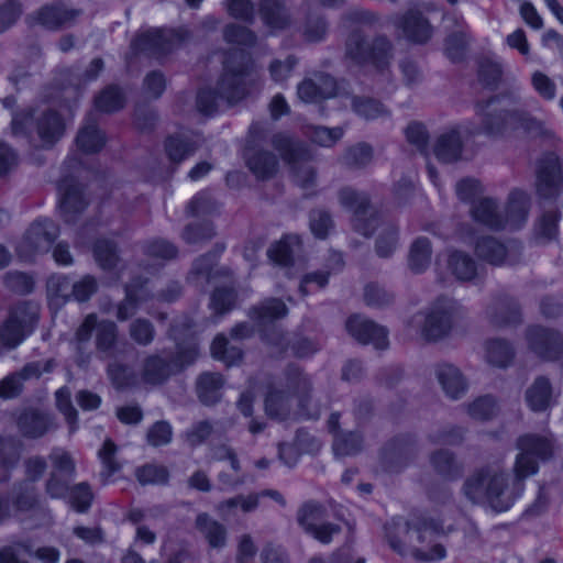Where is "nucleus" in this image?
<instances>
[{
    "mask_svg": "<svg viewBox=\"0 0 563 563\" xmlns=\"http://www.w3.org/2000/svg\"><path fill=\"white\" fill-rule=\"evenodd\" d=\"M510 482L506 467L496 461L471 473L463 483L462 493L474 505L486 506L497 514L505 512L512 507L521 490Z\"/></svg>",
    "mask_w": 563,
    "mask_h": 563,
    "instance_id": "obj_1",
    "label": "nucleus"
},
{
    "mask_svg": "<svg viewBox=\"0 0 563 563\" xmlns=\"http://www.w3.org/2000/svg\"><path fill=\"white\" fill-rule=\"evenodd\" d=\"M257 74L251 56L244 51H234L227 58L216 90L202 89L197 95V108L201 113L217 111L219 100L234 104L244 99L256 82Z\"/></svg>",
    "mask_w": 563,
    "mask_h": 563,
    "instance_id": "obj_2",
    "label": "nucleus"
},
{
    "mask_svg": "<svg viewBox=\"0 0 563 563\" xmlns=\"http://www.w3.org/2000/svg\"><path fill=\"white\" fill-rule=\"evenodd\" d=\"M393 58V42L384 34L367 38L361 29H355L345 38L344 59L354 66L384 71Z\"/></svg>",
    "mask_w": 563,
    "mask_h": 563,
    "instance_id": "obj_3",
    "label": "nucleus"
},
{
    "mask_svg": "<svg viewBox=\"0 0 563 563\" xmlns=\"http://www.w3.org/2000/svg\"><path fill=\"white\" fill-rule=\"evenodd\" d=\"M198 357V346L195 342L186 345L177 343L175 353L152 354L144 358L141 377L150 385H161L172 375L181 372L185 367L195 363Z\"/></svg>",
    "mask_w": 563,
    "mask_h": 563,
    "instance_id": "obj_4",
    "label": "nucleus"
},
{
    "mask_svg": "<svg viewBox=\"0 0 563 563\" xmlns=\"http://www.w3.org/2000/svg\"><path fill=\"white\" fill-rule=\"evenodd\" d=\"M11 129L14 135L22 136H31L34 129L41 145L51 147L64 135L65 123L54 110H45L34 117L33 111L27 109L13 114Z\"/></svg>",
    "mask_w": 563,
    "mask_h": 563,
    "instance_id": "obj_5",
    "label": "nucleus"
},
{
    "mask_svg": "<svg viewBox=\"0 0 563 563\" xmlns=\"http://www.w3.org/2000/svg\"><path fill=\"white\" fill-rule=\"evenodd\" d=\"M273 147L290 166L295 181L302 188H310L316 183L317 172L311 165V152L299 141L286 133H276L272 137Z\"/></svg>",
    "mask_w": 563,
    "mask_h": 563,
    "instance_id": "obj_6",
    "label": "nucleus"
},
{
    "mask_svg": "<svg viewBox=\"0 0 563 563\" xmlns=\"http://www.w3.org/2000/svg\"><path fill=\"white\" fill-rule=\"evenodd\" d=\"M385 531L390 548L401 555L409 552L415 559L423 562L442 560L446 555V550L441 543H433L430 549L416 544L413 520H393L385 526Z\"/></svg>",
    "mask_w": 563,
    "mask_h": 563,
    "instance_id": "obj_7",
    "label": "nucleus"
},
{
    "mask_svg": "<svg viewBox=\"0 0 563 563\" xmlns=\"http://www.w3.org/2000/svg\"><path fill=\"white\" fill-rule=\"evenodd\" d=\"M519 454L516 457L514 472L517 482L538 472L539 462L548 461L553 455V440L549 437L528 433L519 437L516 443Z\"/></svg>",
    "mask_w": 563,
    "mask_h": 563,
    "instance_id": "obj_8",
    "label": "nucleus"
},
{
    "mask_svg": "<svg viewBox=\"0 0 563 563\" xmlns=\"http://www.w3.org/2000/svg\"><path fill=\"white\" fill-rule=\"evenodd\" d=\"M465 309L452 298H439L424 316L421 328L422 336L437 341L449 334L455 321L462 319Z\"/></svg>",
    "mask_w": 563,
    "mask_h": 563,
    "instance_id": "obj_9",
    "label": "nucleus"
},
{
    "mask_svg": "<svg viewBox=\"0 0 563 563\" xmlns=\"http://www.w3.org/2000/svg\"><path fill=\"white\" fill-rule=\"evenodd\" d=\"M534 188L540 203L554 202L563 192V170L555 153L547 152L538 159Z\"/></svg>",
    "mask_w": 563,
    "mask_h": 563,
    "instance_id": "obj_10",
    "label": "nucleus"
},
{
    "mask_svg": "<svg viewBox=\"0 0 563 563\" xmlns=\"http://www.w3.org/2000/svg\"><path fill=\"white\" fill-rule=\"evenodd\" d=\"M339 200L343 207L353 211V229L366 238L371 236L380 219L371 206L367 194L344 187L339 191Z\"/></svg>",
    "mask_w": 563,
    "mask_h": 563,
    "instance_id": "obj_11",
    "label": "nucleus"
},
{
    "mask_svg": "<svg viewBox=\"0 0 563 563\" xmlns=\"http://www.w3.org/2000/svg\"><path fill=\"white\" fill-rule=\"evenodd\" d=\"M501 100L499 96H494L487 100L477 101L475 103V112L481 122L477 125L471 122L465 123L463 125L464 134L467 136L478 134L489 136L501 135L507 130L506 109L495 107Z\"/></svg>",
    "mask_w": 563,
    "mask_h": 563,
    "instance_id": "obj_12",
    "label": "nucleus"
},
{
    "mask_svg": "<svg viewBox=\"0 0 563 563\" xmlns=\"http://www.w3.org/2000/svg\"><path fill=\"white\" fill-rule=\"evenodd\" d=\"M223 251L224 244L217 243L212 251L197 257L187 275V282L205 290L211 284L229 279L232 275L231 269L217 265L218 257Z\"/></svg>",
    "mask_w": 563,
    "mask_h": 563,
    "instance_id": "obj_13",
    "label": "nucleus"
},
{
    "mask_svg": "<svg viewBox=\"0 0 563 563\" xmlns=\"http://www.w3.org/2000/svg\"><path fill=\"white\" fill-rule=\"evenodd\" d=\"M487 322L497 329L515 328L523 322L521 306L507 292L493 295L485 308Z\"/></svg>",
    "mask_w": 563,
    "mask_h": 563,
    "instance_id": "obj_14",
    "label": "nucleus"
},
{
    "mask_svg": "<svg viewBox=\"0 0 563 563\" xmlns=\"http://www.w3.org/2000/svg\"><path fill=\"white\" fill-rule=\"evenodd\" d=\"M418 452L417 441L413 437L409 434L397 435L382 449V466L390 473L400 472L416 460Z\"/></svg>",
    "mask_w": 563,
    "mask_h": 563,
    "instance_id": "obj_15",
    "label": "nucleus"
},
{
    "mask_svg": "<svg viewBox=\"0 0 563 563\" xmlns=\"http://www.w3.org/2000/svg\"><path fill=\"white\" fill-rule=\"evenodd\" d=\"M474 252L479 260L493 266L516 265L521 257V246L519 244L512 242L506 245L490 235L478 238L475 242Z\"/></svg>",
    "mask_w": 563,
    "mask_h": 563,
    "instance_id": "obj_16",
    "label": "nucleus"
},
{
    "mask_svg": "<svg viewBox=\"0 0 563 563\" xmlns=\"http://www.w3.org/2000/svg\"><path fill=\"white\" fill-rule=\"evenodd\" d=\"M285 387L288 395L294 396L298 400V407L301 415L308 418H318L319 410L311 408L312 384L310 378L302 372L300 367L290 364L284 372Z\"/></svg>",
    "mask_w": 563,
    "mask_h": 563,
    "instance_id": "obj_17",
    "label": "nucleus"
},
{
    "mask_svg": "<svg viewBox=\"0 0 563 563\" xmlns=\"http://www.w3.org/2000/svg\"><path fill=\"white\" fill-rule=\"evenodd\" d=\"M526 338L530 350L544 361H556L563 355V339L555 330L532 325Z\"/></svg>",
    "mask_w": 563,
    "mask_h": 563,
    "instance_id": "obj_18",
    "label": "nucleus"
},
{
    "mask_svg": "<svg viewBox=\"0 0 563 563\" xmlns=\"http://www.w3.org/2000/svg\"><path fill=\"white\" fill-rule=\"evenodd\" d=\"M345 327L347 332L360 343L373 344L380 350L388 346L386 328L369 319L355 314L347 319Z\"/></svg>",
    "mask_w": 563,
    "mask_h": 563,
    "instance_id": "obj_19",
    "label": "nucleus"
},
{
    "mask_svg": "<svg viewBox=\"0 0 563 563\" xmlns=\"http://www.w3.org/2000/svg\"><path fill=\"white\" fill-rule=\"evenodd\" d=\"M559 395L550 378L539 375L526 389L525 401L532 412L542 413L558 404Z\"/></svg>",
    "mask_w": 563,
    "mask_h": 563,
    "instance_id": "obj_20",
    "label": "nucleus"
},
{
    "mask_svg": "<svg viewBox=\"0 0 563 563\" xmlns=\"http://www.w3.org/2000/svg\"><path fill=\"white\" fill-rule=\"evenodd\" d=\"M16 426L20 433L30 439L42 438L56 429L53 417L35 408H26L21 411L16 419Z\"/></svg>",
    "mask_w": 563,
    "mask_h": 563,
    "instance_id": "obj_21",
    "label": "nucleus"
},
{
    "mask_svg": "<svg viewBox=\"0 0 563 563\" xmlns=\"http://www.w3.org/2000/svg\"><path fill=\"white\" fill-rule=\"evenodd\" d=\"M58 233L59 229L54 221L49 219L35 221L26 231L21 247H25L29 252H46Z\"/></svg>",
    "mask_w": 563,
    "mask_h": 563,
    "instance_id": "obj_22",
    "label": "nucleus"
},
{
    "mask_svg": "<svg viewBox=\"0 0 563 563\" xmlns=\"http://www.w3.org/2000/svg\"><path fill=\"white\" fill-rule=\"evenodd\" d=\"M81 10L67 8L64 3L46 4L35 13V20L47 30L56 31L71 26Z\"/></svg>",
    "mask_w": 563,
    "mask_h": 563,
    "instance_id": "obj_23",
    "label": "nucleus"
},
{
    "mask_svg": "<svg viewBox=\"0 0 563 563\" xmlns=\"http://www.w3.org/2000/svg\"><path fill=\"white\" fill-rule=\"evenodd\" d=\"M131 47L135 52L145 53L152 56H163L174 47L173 33L166 30H151L137 35Z\"/></svg>",
    "mask_w": 563,
    "mask_h": 563,
    "instance_id": "obj_24",
    "label": "nucleus"
},
{
    "mask_svg": "<svg viewBox=\"0 0 563 563\" xmlns=\"http://www.w3.org/2000/svg\"><path fill=\"white\" fill-rule=\"evenodd\" d=\"M471 216L476 222L492 231H501L507 225V220L500 211L498 202L493 198L485 197L473 201Z\"/></svg>",
    "mask_w": 563,
    "mask_h": 563,
    "instance_id": "obj_25",
    "label": "nucleus"
},
{
    "mask_svg": "<svg viewBox=\"0 0 563 563\" xmlns=\"http://www.w3.org/2000/svg\"><path fill=\"white\" fill-rule=\"evenodd\" d=\"M225 379L218 372L201 373L195 384V389L199 401L208 407L214 406L222 399V390Z\"/></svg>",
    "mask_w": 563,
    "mask_h": 563,
    "instance_id": "obj_26",
    "label": "nucleus"
},
{
    "mask_svg": "<svg viewBox=\"0 0 563 563\" xmlns=\"http://www.w3.org/2000/svg\"><path fill=\"white\" fill-rule=\"evenodd\" d=\"M462 132L464 133L463 125L454 126L438 137L434 145V154L439 161L453 163L460 159L463 151Z\"/></svg>",
    "mask_w": 563,
    "mask_h": 563,
    "instance_id": "obj_27",
    "label": "nucleus"
},
{
    "mask_svg": "<svg viewBox=\"0 0 563 563\" xmlns=\"http://www.w3.org/2000/svg\"><path fill=\"white\" fill-rule=\"evenodd\" d=\"M58 189L62 194L60 212L66 222H74L87 206L82 191L78 185L67 181H63Z\"/></svg>",
    "mask_w": 563,
    "mask_h": 563,
    "instance_id": "obj_28",
    "label": "nucleus"
},
{
    "mask_svg": "<svg viewBox=\"0 0 563 563\" xmlns=\"http://www.w3.org/2000/svg\"><path fill=\"white\" fill-rule=\"evenodd\" d=\"M405 36L415 43L423 44L432 35V26L420 11L409 10L402 16L400 24Z\"/></svg>",
    "mask_w": 563,
    "mask_h": 563,
    "instance_id": "obj_29",
    "label": "nucleus"
},
{
    "mask_svg": "<svg viewBox=\"0 0 563 563\" xmlns=\"http://www.w3.org/2000/svg\"><path fill=\"white\" fill-rule=\"evenodd\" d=\"M245 159L246 166L258 180L271 179L278 170V159L272 152H245Z\"/></svg>",
    "mask_w": 563,
    "mask_h": 563,
    "instance_id": "obj_30",
    "label": "nucleus"
},
{
    "mask_svg": "<svg viewBox=\"0 0 563 563\" xmlns=\"http://www.w3.org/2000/svg\"><path fill=\"white\" fill-rule=\"evenodd\" d=\"M143 285L139 279H134L125 285V297L117 306L115 317L119 321H126L132 318L140 307V303L146 301L150 296L143 291Z\"/></svg>",
    "mask_w": 563,
    "mask_h": 563,
    "instance_id": "obj_31",
    "label": "nucleus"
},
{
    "mask_svg": "<svg viewBox=\"0 0 563 563\" xmlns=\"http://www.w3.org/2000/svg\"><path fill=\"white\" fill-rule=\"evenodd\" d=\"M264 410L271 419L286 420L291 411V398L284 389L271 385L265 395Z\"/></svg>",
    "mask_w": 563,
    "mask_h": 563,
    "instance_id": "obj_32",
    "label": "nucleus"
},
{
    "mask_svg": "<svg viewBox=\"0 0 563 563\" xmlns=\"http://www.w3.org/2000/svg\"><path fill=\"white\" fill-rule=\"evenodd\" d=\"M437 377L444 393L451 399L461 398L466 389L467 383L460 369L451 364H441L437 368Z\"/></svg>",
    "mask_w": 563,
    "mask_h": 563,
    "instance_id": "obj_33",
    "label": "nucleus"
},
{
    "mask_svg": "<svg viewBox=\"0 0 563 563\" xmlns=\"http://www.w3.org/2000/svg\"><path fill=\"white\" fill-rule=\"evenodd\" d=\"M432 244L426 236L416 238L409 246L407 265L413 274H421L428 269L432 258Z\"/></svg>",
    "mask_w": 563,
    "mask_h": 563,
    "instance_id": "obj_34",
    "label": "nucleus"
},
{
    "mask_svg": "<svg viewBox=\"0 0 563 563\" xmlns=\"http://www.w3.org/2000/svg\"><path fill=\"white\" fill-rule=\"evenodd\" d=\"M430 464L434 472L445 479L454 481L462 476L463 465L460 463L454 453L440 449L430 455Z\"/></svg>",
    "mask_w": 563,
    "mask_h": 563,
    "instance_id": "obj_35",
    "label": "nucleus"
},
{
    "mask_svg": "<svg viewBox=\"0 0 563 563\" xmlns=\"http://www.w3.org/2000/svg\"><path fill=\"white\" fill-rule=\"evenodd\" d=\"M196 529L205 537L211 548H223L227 543V529L207 512H201L195 520Z\"/></svg>",
    "mask_w": 563,
    "mask_h": 563,
    "instance_id": "obj_36",
    "label": "nucleus"
},
{
    "mask_svg": "<svg viewBox=\"0 0 563 563\" xmlns=\"http://www.w3.org/2000/svg\"><path fill=\"white\" fill-rule=\"evenodd\" d=\"M288 308L284 301L278 298H268L260 305L250 309L249 316L255 320L260 325H265L277 319L286 317Z\"/></svg>",
    "mask_w": 563,
    "mask_h": 563,
    "instance_id": "obj_37",
    "label": "nucleus"
},
{
    "mask_svg": "<svg viewBox=\"0 0 563 563\" xmlns=\"http://www.w3.org/2000/svg\"><path fill=\"white\" fill-rule=\"evenodd\" d=\"M38 506L36 485L30 481H19L12 487V507L18 512H29Z\"/></svg>",
    "mask_w": 563,
    "mask_h": 563,
    "instance_id": "obj_38",
    "label": "nucleus"
},
{
    "mask_svg": "<svg viewBox=\"0 0 563 563\" xmlns=\"http://www.w3.org/2000/svg\"><path fill=\"white\" fill-rule=\"evenodd\" d=\"M529 213V197L527 192L515 189L509 194L506 207L507 224L512 228H520L527 220Z\"/></svg>",
    "mask_w": 563,
    "mask_h": 563,
    "instance_id": "obj_39",
    "label": "nucleus"
},
{
    "mask_svg": "<svg viewBox=\"0 0 563 563\" xmlns=\"http://www.w3.org/2000/svg\"><path fill=\"white\" fill-rule=\"evenodd\" d=\"M448 267L461 282H471L478 276L477 263L471 255L462 251H454L450 254Z\"/></svg>",
    "mask_w": 563,
    "mask_h": 563,
    "instance_id": "obj_40",
    "label": "nucleus"
},
{
    "mask_svg": "<svg viewBox=\"0 0 563 563\" xmlns=\"http://www.w3.org/2000/svg\"><path fill=\"white\" fill-rule=\"evenodd\" d=\"M118 340V327L113 321H98L96 331V350L101 358L111 357Z\"/></svg>",
    "mask_w": 563,
    "mask_h": 563,
    "instance_id": "obj_41",
    "label": "nucleus"
},
{
    "mask_svg": "<svg viewBox=\"0 0 563 563\" xmlns=\"http://www.w3.org/2000/svg\"><path fill=\"white\" fill-rule=\"evenodd\" d=\"M104 135L98 129L97 123L91 118H88L76 137L78 148L87 154L97 153L104 146Z\"/></svg>",
    "mask_w": 563,
    "mask_h": 563,
    "instance_id": "obj_42",
    "label": "nucleus"
},
{
    "mask_svg": "<svg viewBox=\"0 0 563 563\" xmlns=\"http://www.w3.org/2000/svg\"><path fill=\"white\" fill-rule=\"evenodd\" d=\"M260 13L263 21L273 29H285L290 23L288 11L280 0H262Z\"/></svg>",
    "mask_w": 563,
    "mask_h": 563,
    "instance_id": "obj_43",
    "label": "nucleus"
},
{
    "mask_svg": "<svg viewBox=\"0 0 563 563\" xmlns=\"http://www.w3.org/2000/svg\"><path fill=\"white\" fill-rule=\"evenodd\" d=\"M98 320L93 313L88 314L82 323L78 327L75 333V347L79 354L78 364L87 363L89 360V352L87 347L92 336L93 330L97 331Z\"/></svg>",
    "mask_w": 563,
    "mask_h": 563,
    "instance_id": "obj_44",
    "label": "nucleus"
},
{
    "mask_svg": "<svg viewBox=\"0 0 563 563\" xmlns=\"http://www.w3.org/2000/svg\"><path fill=\"white\" fill-rule=\"evenodd\" d=\"M485 350L487 362L497 367H507L515 355L511 344L503 339L488 340Z\"/></svg>",
    "mask_w": 563,
    "mask_h": 563,
    "instance_id": "obj_45",
    "label": "nucleus"
},
{
    "mask_svg": "<svg viewBox=\"0 0 563 563\" xmlns=\"http://www.w3.org/2000/svg\"><path fill=\"white\" fill-rule=\"evenodd\" d=\"M93 257L103 271L114 269L120 262L117 243L108 239L97 240L93 245Z\"/></svg>",
    "mask_w": 563,
    "mask_h": 563,
    "instance_id": "obj_46",
    "label": "nucleus"
},
{
    "mask_svg": "<svg viewBox=\"0 0 563 563\" xmlns=\"http://www.w3.org/2000/svg\"><path fill=\"white\" fill-rule=\"evenodd\" d=\"M325 515L327 509L322 504L316 500H308L297 510V522L307 533L318 523H321Z\"/></svg>",
    "mask_w": 563,
    "mask_h": 563,
    "instance_id": "obj_47",
    "label": "nucleus"
},
{
    "mask_svg": "<svg viewBox=\"0 0 563 563\" xmlns=\"http://www.w3.org/2000/svg\"><path fill=\"white\" fill-rule=\"evenodd\" d=\"M211 355L228 366L238 364L243 357L241 347L231 345L224 334H218L211 344Z\"/></svg>",
    "mask_w": 563,
    "mask_h": 563,
    "instance_id": "obj_48",
    "label": "nucleus"
},
{
    "mask_svg": "<svg viewBox=\"0 0 563 563\" xmlns=\"http://www.w3.org/2000/svg\"><path fill=\"white\" fill-rule=\"evenodd\" d=\"M373 159V147L364 142L357 143L345 150L341 163L350 169L366 167Z\"/></svg>",
    "mask_w": 563,
    "mask_h": 563,
    "instance_id": "obj_49",
    "label": "nucleus"
},
{
    "mask_svg": "<svg viewBox=\"0 0 563 563\" xmlns=\"http://www.w3.org/2000/svg\"><path fill=\"white\" fill-rule=\"evenodd\" d=\"M96 108L106 113L121 110L125 104V97L120 87L110 85L95 99Z\"/></svg>",
    "mask_w": 563,
    "mask_h": 563,
    "instance_id": "obj_50",
    "label": "nucleus"
},
{
    "mask_svg": "<svg viewBox=\"0 0 563 563\" xmlns=\"http://www.w3.org/2000/svg\"><path fill=\"white\" fill-rule=\"evenodd\" d=\"M20 453L9 439L0 437V483L11 477V471L18 465Z\"/></svg>",
    "mask_w": 563,
    "mask_h": 563,
    "instance_id": "obj_51",
    "label": "nucleus"
},
{
    "mask_svg": "<svg viewBox=\"0 0 563 563\" xmlns=\"http://www.w3.org/2000/svg\"><path fill=\"white\" fill-rule=\"evenodd\" d=\"M117 451L118 448L115 443L111 439H107L98 452L103 466L99 474L100 481L103 485H106L109 478L121 468V464L115 459Z\"/></svg>",
    "mask_w": 563,
    "mask_h": 563,
    "instance_id": "obj_52",
    "label": "nucleus"
},
{
    "mask_svg": "<svg viewBox=\"0 0 563 563\" xmlns=\"http://www.w3.org/2000/svg\"><path fill=\"white\" fill-rule=\"evenodd\" d=\"M197 150L194 142L181 136H168L165 141V152L170 162L179 164Z\"/></svg>",
    "mask_w": 563,
    "mask_h": 563,
    "instance_id": "obj_53",
    "label": "nucleus"
},
{
    "mask_svg": "<svg viewBox=\"0 0 563 563\" xmlns=\"http://www.w3.org/2000/svg\"><path fill=\"white\" fill-rule=\"evenodd\" d=\"M561 212L558 208L544 209L537 223V233L547 241L556 239L559 234V221Z\"/></svg>",
    "mask_w": 563,
    "mask_h": 563,
    "instance_id": "obj_54",
    "label": "nucleus"
},
{
    "mask_svg": "<svg viewBox=\"0 0 563 563\" xmlns=\"http://www.w3.org/2000/svg\"><path fill=\"white\" fill-rule=\"evenodd\" d=\"M362 437L356 432H336L332 448L335 455H353L362 450Z\"/></svg>",
    "mask_w": 563,
    "mask_h": 563,
    "instance_id": "obj_55",
    "label": "nucleus"
},
{
    "mask_svg": "<svg viewBox=\"0 0 563 563\" xmlns=\"http://www.w3.org/2000/svg\"><path fill=\"white\" fill-rule=\"evenodd\" d=\"M135 476L141 485H166L169 481V472L164 465L145 464L135 471Z\"/></svg>",
    "mask_w": 563,
    "mask_h": 563,
    "instance_id": "obj_56",
    "label": "nucleus"
},
{
    "mask_svg": "<svg viewBox=\"0 0 563 563\" xmlns=\"http://www.w3.org/2000/svg\"><path fill=\"white\" fill-rule=\"evenodd\" d=\"M352 108L366 120H374L388 114V110L379 101L367 97H353Z\"/></svg>",
    "mask_w": 563,
    "mask_h": 563,
    "instance_id": "obj_57",
    "label": "nucleus"
},
{
    "mask_svg": "<svg viewBox=\"0 0 563 563\" xmlns=\"http://www.w3.org/2000/svg\"><path fill=\"white\" fill-rule=\"evenodd\" d=\"M188 244H202L216 236V230L211 222L187 224L181 234Z\"/></svg>",
    "mask_w": 563,
    "mask_h": 563,
    "instance_id": "obj_58",
    "label": "nucleus"
},
{
    "mask_svg": "<svg viewBox=\"0 0 563 563\" xmlns=\"http://www.w3.org/2000/svg\"><path fill=\"white\" fill-rule=\"evenodd\" d=\"M399 230L396 225L389 223L379 233L375 251L382 258H387L393 255L398 245Z\"/></svg>",
    "mask_w": 563,
    "mask_h": 563,
    "instance_id": "obj_59",
    "label": "nucleus"
},
{
    "mask_svg": "<svg viewBox=\"0 0 563 563\" xmlns=\"http://www.w3.org/2000/svg\"><path fill=\"white\" fill-rule=\"evenodd\" d=\"M155 333L154 324L145 318H137L129 325L130 338L141 346L150 345L154 341Z\"/></svg>",
    "mask_w": 563,
    "mask_h": 563,
    "instance_id": "obj_60",
    "label": "nucleus"
},
{
    "mask_svg": "<svg viewBox=\"0 0 563 563\" xmlns=\"http://www.w3.org/2000/svg\"><path fill=\"white\" fill-rule=\"evenodd\" d=\"M344 131L342 128H327L322 125H312L307 130L309 139L321 146H332L342 139Z\"/></svg>",
    "mask_w": 563,
    "mask_h": 563,
    "instance_id": "obj_61",
    "label": "nucleus"
},
{
    "mask_svg": "<svg viewBox=\"0 0 563 563\" xmlns=\"http://www.w3.org/2000/svg\"><path fill=\"white\" fill-rule=\"evenodd\" d=\"M468 415L476 420H489L498 412V406L494 397L486 395L478 397L467 406Z\"/></svg>",
    "mask_w": 563,
    "mask_h": 563,
    "instance_id": "obj_62",
    "label": "nucleus"
},
{
    "mask_svg": "<svg viewBox=\"0 0 563 563\" xmlns=\"http://www.w3.org/2000/svg\"><path fill=\"white\" fill-rule=\"evenodd\" d=\"M69 504L77 512H86L91 506L93 493L86 482L70 487L68 493Z\"/></svg>",
    "mask_w": 563,
    "mask_h": 563,
    "instance_id": "obj_63",
    "label": "nucleus"
},
{
    "mask_svg": "<svg viewBox=\"0 0 563 563\" xmlns=\"http://www.w3.org/2000/svg\"><path fill=\"white\" fill-rule=\"evenodd\" d=\"M218 203L207 191L197 194L187 206V213L191 217L213 214L218 211Z\"/></svg>",
    "mask_w": 563,
    "mask_h": 563,
    "instance_id": "obj_64",
    "label": "nucleus"
}]
</instances>
